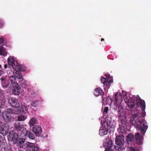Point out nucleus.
<instances>
[{"instance_id": "20", "label": "nucleus", "mask_w": 151, "mask_h": 151, "mask_svg": "<svg viewBox=\"0 0 151 151\" xmlns=\"http://www.w3.org/2000/svg\"><path fill=\"white\" fill-rule=\"evenodd\" d=\"M119 116L120 117V119L121 120V122L122 124V125L125 126L126 124H127V122L126 120V119L123 117V113L122 114H119V113H118Z\"/></svg>"}, {"instance_id": "32", "label": "nucleus", "mask_w": 151, "mask_h": 151, "mask_svg": "<svg viewBox=\"0 0 151 151\" xmlns=\"http://www.w3.org/2000/svg\"><path fill=\"white\" fill-rule=\"evenodd\" d=\"M130 151H139V150L137 147H131L130 148Z\"/></svg>"}, {"instance_id": "26", "label": "nucleus", "mask_w": 151, "mask_h": 151, "mask_svg": "<svg viewBox=\"0 0 151 151\" xmlns=\"http://www.w3.org/2000/svg\"><path fill=\"white\" fill-rule=\"evenodd\" d=\"M125 126L120 125L119 127L118 128V130H119L122 133H124L125 132Z\"/></svg>"}, {"instance_id": "22", "label": "nucleus", "mask_w": 151, "mask_h": 151, "mask_svg": "<svg viewBox=\"0 0 151 151\" xmlns=\"http://www.w3.org/2000/svg\"><path fill=\"white\" fill-rule=\"evenodd\" d=\"M0 55L6 56L7 55V52L3 47H0Z\"/></svg>"}, {"instance_id": "41", "label": "nucleus", "mask_w": 151, "mask_h": 151, "mask_svg": "<svg viewBox=\"0 0 151 151\" xmlns=\"http://www.w3.org/2000/svg\"><path fill=\"white\" fill-rule=\"evenodd\" d=\"M104 40V38H101V41H103Z\"/></svg>"}, {"instance_id": "30", "label": "nucleus", "mask_w": 151, "mask_h": 151, "mask_svg": "<svg viewBox=\"0 0 151 151\" xmlns=\"http://www.w3.org/2000/svg\"><path fill=\"white\" fill-rule=\"evenodd\" d=\"M112 83L110 82V81H106L104 83V86H106L108 88H109L110 86L111 83Z\"/></svg>"}, {"instance_id": "2", "label": "nucleus", "mask_w": 151, "mask_h": 151, "mask_svg": "<svg viewBox=\"0 0 151 151\" xmlns=\"http://www.w3.org/2000/svg\"><path fill=\"white\" fill-rule=\"evenodd\" d=\"M22 74L18 72H14V75L10 76L9 78L11 82L9 89L12 90V93L15 95H18L19 93L21 87L18 85L19 80L21 79Z\"/></svg>"}, {"instance_id": "28", "label": "nucleus", "mask_w": 151, "mask_h": 151, "mask_svg": "<svg viewBox=\"0 0 151 151\" xmlns=\"http://www.w3.org/2000/svg\"><path fill=\"white\" fill-rule=\"evenodd\" d=\"M105 76H106L105 78H106V81H110V82H113V80L112 79L110 75H106Z\"/></svg>"}, {"instance_id": "10", "label": "nucleus", "mask_w": 151, "mask_h": 151, "mask_svg": "<svg viewBox=\"0 0 151 151\" xmlns=\"http://www.w3.org/2000/svg\"><path fill=\"white\" fill-rule=\"evenodd\" d=\"M17 134L13 131H11L9 135V139L13 141L14 144L17 143V141L18 138Z\"/></svg>"}, {"instance_id": "13", "label": "nucleus", "mask_w": 151, "mask_h": 151, "mask_svg": "<svg viewBox=\"0 0 151 151\" xmlns=\"http://www.w3.org/2000/svg\"><path fill=\"white\" fill-rule=\"evenodd\" d=\"M115 101L117 104L121 103L122 101V97L121 93L117 92L114 95Z\"/></svg>"}, {"instance_id": "17", "label": "nucleus", "mask_w": 151, "mask_h": 151, "mask_svg": "<svg viewBox=\"0 0 151 151\" xmlns=\"http://www.w3.org/2000/svg\"><path fill=\"white\" fill-rule=\"evenodd\" d=\"M14 127L18 131H20L22 130L23 132L22 134H24V131H23L24 128H25L24 127L23 125H21L19 123H16L14 124Z\"/></svg>"}, {"instance_id": "21", "label": "nucleus", "mask_w": 151, "mask_h": 151, "mask_svg": "<svg viewBox=\"0 0 151 151\" xmlns=\"http://www.w3.org/2000/svg\"><path fill=\"white\" fill-rule=\"evenodd\" d=\"M22 87L25 88L27 86V81L26 80L22 78V75L21 79L19 80V83Z\"/></svg>"}, {"instance_id": "9", "label": "nucleus", "mask_w": 151, "mask_h": 151, "mask_svg": "<svg viewBox=\"0 0 151 151\" xmlns=\"http://www.w3.org/2000/svg\"><path fill=\"white\" fill-rule=\"evenodd\" d=\"M9 103L12 106L14 107L15 108L12 111H14L17 108H19L20 106L19 104L17 102V101L14 99L9 98Z\"/></svg>"}, {"instance_id": "14", "label": "nucleus", "mask_w": 151, "mask_h": 151, "mask_svg": "<svg viewBox=\"0 0 151 151\" xmlns=\"http://www.w3.org/2000/svg\"><path fill=\"white\" fill-rule=\"evenodd\" d=\"M33 131L35 134L38 136L42 132V128L40 126L36 125L33 127Z\"/></svg>"}, {"instance_id": "6", "label": "nucleus", "mask_w": 151, "mask_h": 151, "mask_svg": "<svg viewBox=\"0 0 151 151\" xmlns=\"http://www.w3.org/2000/svg\"><path fill=\"white\" fill-rule=\"evenodd\" d=\"M10 76H9L8 78H7V76H2L0 79L1 81V83L2 86L4 88H9L11 84L10 81L9 77Z\"/></svg>"}, {"instance_id": "34", "label": "nucleus", "mask_w": 151, "mask_h": 151, "mask_svg": "<svg viewBox=\"0 0 151 151\" xmlns=\"http://www.w3.org/2000/svg\"><path fill=\"white\" fill-rule=\"evenodd\" d=\"M108 110H109L108 107H105L104 108V112L106 113H107L108 111Z\"/></svg>"}, {"instance_id": "18", "label": "nucleus", "mask_w": 151, "mask_h": 151, "mask_svg": "<svg viewBox=\"0 0 151 151\" xmlns=\"http://www.w3.org/2000/svg\"><path fill=\"white\" fill-rule=\"evenodd\" d=\"M110 124L111 121L109 120L108 119H106L103 122L102 126L105 127L107 126L106 128L108 129L112 127V126H110Z\"/></svg>"}, {"instance_id": "45", "label": "nucleus", "mask_w": 151, "mask_h": 151, "mask_svg": "<svg viewBox=\"0 0 151 151\" xmlns=\"http://www.w3.org/2000/svg\"><path fill=\"white\" fill-rule=\"evenodd\" d=\"M19 151H22L21 150H19Z\"/></svg>"}, {"instance_id": "8", "label": "nucleus", "mask_w": 151, "mask_h": 151, "mask_svg": "<svg viewBox=\"0 0 151 151\" xmlns=\"http://www.w3.org/2000/svg\"><path fill=\"white\" fill-rule=\"evenodd\" d=\"M124 137L122 135L116 137L115 139V143L116 145L120 147H123L124 143Z\"/></svg>"}, {"instance_id": "11", "label": "nucleus", "mask_w": 151, "mask_h": 151, "mask_svg": "<svg viewBox=\"0 0 151 151\" xmlns=\"http://www.w3.org/2000/svg\"><path fill=\"white\" fill-rule=\"evenodd\" d=\"M23 131H24V134H21L20 135L21 137L24 136H27L29 138L31 139H33L35 138L34 135L30 132L27 131L26 128H24Z\"/></svg>"}, {"instance_id": "31", "label": "nucleus", "mask_w": 151, "mask_h": 151, "mask_svg": "<svg viewBox=\"0 0 151 151\" xmlns=\"http://www.w3.org/2000/svg\"><path fill=\"white\" fill-rule=\"evenodd\" d=\"M114 147L116 148V151H123L124 147H120L119 146L117 147V148L115 146H114Z\"/></svg>"}, {"instance_id": "24", "label": "nucleus", "mask_w": 151, "mask_h": 151, "mask_svg": "<svg viewBox=\"0 0 151 151\" xmlns=\"http://www.w3.org/2000/svg\"><path fill=\"white\" fill-rule=\"evenodd\" d=\"M36 119L34 118H32L30 119L29 121V124L30 126H32L36 123Z\"/></svg>"}, {"instance_id": "42", "label": "nucleus", "mask_w": 151, "mask_h": 151, "mask_svg": "<svg viewBox=\"0 0 151 151\" xmlns=\"http://www.w3.org/2000/svg\"><path fill=\"white\" fill-rule=\"evenodd\" d=\"M1 110L0 109V116L1 115Z\"/></svg>"}, {"instance_id": "16", "label": "nucleus", "mask_w": 151, "mask_h": 151, "mask_svg": "<svg viewBox=\"0 0 151 151\" xmlns=\"http://www.w3.org/2000/svg\"><path fill=\"white\" fill-rule=\"evenodd\" d=\"M94 93L96 96H98L99 95H103L104 92L99 87L95 89Z\"/></svg>"}, {"instance_id": "1", "label": "nucleus", "mask_w": 151, "mask_h": 151, "mask_svg": "<svg viewBox=\"0 0 151 151\" xmlns=\"http://www.w3.org/2000/svg\"><path fill=\"white\" fill-rule=\"evenodd\" d=\"M138 96L139 99V101L137 103V105H139L140 106L142 111L141 114H133L131 116L130 119V122L132 125H134L138 130L140 131L143 136L139 133H135V139L136 143L138 145H141L142 143V140L143 139V135H145L148 126L147 125V123L144 119L146 112L145 110V102L144 100L142 99L139 96Z\"/></svg>"}, {"instance_id": "19", "label": "nucleus", "mask_w": 151, "mask_h": 151, "mask_svg": "<svg viewBox=\"0 0 151 151\" xmlns=\"http://www.w3.org/2000/svg\"><path fill=\"white\" fill-rule=\"evenodd\" d=\"M25 141L24 139L23 138H20L17 141V143L20 148H22Z\"/></svg>"}, {"instance_id": "5", "label": "nucleus", "mask_w": 151, "mask_h": 151, "mask_svg": "<svg viewBox=\"0 0 151 151\" xmlns=\"http://www.w3.org/2000/svg\"><path fill=\"white\" fill-rule=\"evenodd\" d=\"M103 145L106 149L105 151H114L113 148H114L113 146V143L111 140L109 138H105L104 141Z\"/></svg>"}, {"instance_id": "25", "label": "nucleus", "mask_w": 151, "mask_h": 151, "mask_svg": "<svg viewBox=\"0 0 151 151\" xmlns=\"http://www.w3.org/2000/svg\"><path fill=\"white\" fill-rule=\"evenodd\" d=\"M18 117L17 121H22L26 119L27 118V116L20 115L18 116Z\"/></svg>"}, {"instance_id": "44", "label": "nucleus", "mask_w": 151, "mask_h": 151, "mask_svg": "<svg viewBox=\"0 0 151 151\" xmlns=\"http://www.w3.org/2000/svg\"><path fill=\"white\" fill-rule=\"evenodd\" d=\"M109 138V139H109L110 138Z\"/></svg>"}, {"instance_id": "37", "label": "nucleus", "mask_w": 151, "mask_h": 151, "mask_svg": "<svg viewBox=\"0 0 151 151\" xmlns=\"http://www.w3.org/2000/svg\"><path fill=\"white\" fill-rule=\"evenodd\" d=\"M4 41V39L2 37H0V43H2Z\"/></svg>"}, {"instance_id": "4", "label": "nucleus", "mask_w": 151, "mask_h": 151, "mask_svg": "<svg viewBox=\"0 0 151 151\" xmlns=\"http://www.w3.org/2000/svg\"><path fill=\"white\" fill-rule=\"evenodd\" d=\"M7 63L14 69L13 75H14V72H17L20 73L19 71L22 70L21 68L22 66L19 64L15 58L13 56H10L7 60Z\"/></svg>"}, {"instance_id": "43", "label": "nucleus", "mask_w": 151, "mask_h": 151, "mask_svg": "<svg viewBox=\"0 0 151 151\" xmlns=\"http://www.w3.org/2000/svg\"><path fill=\"white\" fill-rule=\"evenodd\" d=\"M1 65H0V68H1Z\"/></svg>"}, {"instance_id": "15", "label": "nucleus", "mask_w": 151, "mask_h": 151, "mask_svg": "<svg viewBox=\"0 0 151 151\" xmlns=\"http://www.w3.org/2000/svg\"><path fill=\"white\" fill-rule=\"evenodd\" d=\"M108 131V129L106 127L102 126L99 129V134L101 136H103L107 134Z\"/></svg>"}, {"instance_id": "33", "label": "nucleus", "mask_w": 151, "mask_h": 151, "mask_svg": "<svg viewBox=\"0 0 151 151\" xmlns=\"http://www.w3.org/2000/svg\"><path fill=\"white\" fill-rule=\"evenodd\" d=\"M106 78L104 77H101V82L104 84L106 81Z\"/></svg>"}, {"instance_id": "40", "label": "nucleus", "mask_w": 151, "mask_h": 151, "mask_svg": "<svg viewBox=\"0 0 151 151\" xmlns=\"http://www.w3.org/2000/svg\"><path fill=\"white\" fill-rule=\"evenodd\" d=\"M4 68L5 69H6L7 68V65H5L4 66Z\"/></svg>"}, {"instance_id": "7", "label": "nucleus", "mask_w": 151, "mask_h": 151, "mask_svg": "<svg viewBox=\"0 0 151 151\" xmlns=\"http://www.w3.org/2000/svg\"><path fill=\"white\" fill-rule=\"evenodd\" d=\"M26 145L27 149V151H39V147L34 143L27 142Z\"/></svg>"}, {"instance_id": "35", "label": "nucleus", "mask_w": 151, "mask_h": 151, "mask_svg": "<svg viewBox=\"0 0 151 151\" xmlns=\"http://www.w3.org/2000/svg\"><path fill=\"white\" fill-rule=\"evenodd\" d=\"M6 100L5 99H2L1 102V106L4 105L6 103Z\"/></svg>"}, {"instance_id": "27", "label": "nucleus", "mask_w": 151, "mask_h": 151, "mask_svg": "<svg viewBox=\"0 0 151 151\" xmlns=\"http://www.w3.org/2000/svg\"><path fill=\"white\" fill-rule=\"evenodd\" d=\"M127 93L126 92L124 91H122V95L124 101H127V99L129 98V97L128 98L127 96Z\"/></svg>"}, {"instance_id": "38", "label": "nucleus", "mask_w": 151, "mask_h": 151, "mask_svg": "<svg viewBox=\"0 0 151 151\" xmlns=\"http://www.w3.org/2000/svg\"><path fill=\"white\" fill-rule=\"evenodd\" d=\"M4 72L3 71L0 70V76L3 74Z\"/></svg>"}, {"instance_id": "12", "label": "nucleus", "mask_w": 151, "mask_h": 151, "mask_svg": "<svg viewBox=\"0 0 151 151\" xmlns=\"http://www.w3.org/2000/svg\"><path fill=\"white\" fill-rule=\"evenodd\" d=\"M124 101L130 108H133L135 105V99L132 98H129L127 99V101Z\"/></svg>"}, {"instance_id": "39", "label": "nucleus", "mask_w": 151, "mask_h": 151, "mask_svg": "<svg viewBox=\"0 0 151 151\" xmlns=\"http://www.w3.org/2000/svg\"><path fill=\"white\" fill-rule=\"evenodd\" d=\"M35 103V102H33L32 103V105L33 106H36L35 105H34V104Z\"/></svg>"}, {"instance_id": "36", "label": "nucleus", "mask_w": 151, "mask_h": 151, "mask_svg": "<svg viewBox=\"0 0 151 151\" xmlns=\"http://www.w3.org/2000/svg\"><path fill=\"white\" fill-rule=\"evenodd\" d=\"M3 139L2 137L0 136V146L2 143Z\"/></svg>"}, {"instance_id": "3", "label": "nucleus", "mask_w": 151, "mask_h": 151, "mask_svg": "<svg viewBox=\"0 0 151 151\" xmlns=\"http://www.w3.org/2000/svg\"><path fill=\"white\" fill-rule=\"evenodd\" d=\"M28 106L23 105H22L21 108L20 106L19 108H17L14 111H12L10 109H8L6 111H4L3 112L2 116L6 122L11 121L12 119V116L10 114H19L22 112L25 114L28 112Z\"/></svg>"}, {"instance_id": "23", "label": "nucleus", "mask_w": 151, "mask_h": 151, "mask_svg": "<svg viewBox=\"0 0 151 151\" xmlns=\"http://www.w3.org/2000/svg\"><path fill=\"white\" fill-rule=\"evenodd\" d=\"M134 139V136L133 134L129 133L126 137V140L127 141L131 142Z\"/></svg>"}, {"instance_id": "29", "label": "nucleus", "mask_w": 151, "mask_h": 151, "mask_svg": "<svg viewBox=\"0 0 151 151\" xmlns=\"http://www.w3.org/2000/svg\"><path fill=\"white\" fill-rule=\"evenodd\" d=\"M3 125V123L1 122H0V128H1V129H2V130L3 131H5V133H6L7 132H8V129L5 130V129L4 128H2Z\"/></svg>"}]
</instances>
